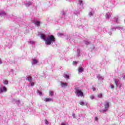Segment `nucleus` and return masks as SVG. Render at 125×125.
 Wrapping results in <instances>:
<instances>
[{"mask_svg": "<svg viewBox=\"0 0 125 125\" xmlns=\"http://www.w3.org/2000/svg\"><path fill=\"white\" fill-rule=\"evenodd\" d=\"M56 41L55 37L53 35H50L46 38V39L44 42H45V44L47 45H51L53 44Z\"/></svg>", "mask_w": 125, "mask_h": 125, "instance_id": "1", "label": "nucleus"}, {"mask_svg": "<svg viewBox=\"0 0 125 125\" xmlns=\"http://www.w3.org/2000/svg\"><path fill=\"white\" fill-rule=\"evenodd\" d=\"M105 107H104V109H102L100 110V112H104V111H107V109L109 107V103L108 102H106V104L104 105Z\"/></svg>", "mask_w": 125, "mask_h": 125, "instance_id": "2", "label": "nucleus"}, {"mask_svg": "<svg viewBox=\"0 0 125 125\" xmlns=\"http://www.w3.org/2000/svg\"><path fill=\"white\" fill-rule=\"evenodd\" d=\"M75 94H77L81 96V97H83V92L80 89H76L75 91Z\"/></svg>", "mask_w": 125, "mask_h": 125, "instance_id": "3", "label": "nucleus"}, {"mask_svg": "<svg viewBox=\"0 0 125 125\" xmlns=\"http://www.w3.org/2000/svg\"><path fill=\"white\" fill-rule=\"evenodd\" d=\"M7 88L5 86H3V88L0 87V94H2L3 92H6Z\"/></svg>", "mask_w": 125, "mask_h": 125, "instance_id": "4", "label": "nucleus"}, {"mask_svg": "<svg viewBox=\"0 0 125 125\" xmlns=\"http://www.w3.org/2000/svg\"><path fill=\"white\" fill-rule=\"evenodd\" d=\"M40 38L45 41L46 40V35L44 34H40Z\"/></svg>", "mask_w": 125, "mask_h": 125, "instance_id": "5", "label": "nucleus"}, {"mask_svg": "<svg viewBox=\"0 0 125 125\" xmlns=\"http://www.w3.org/2000/svg\"><path fill=\"white\" fill-rule=\"evenodd\" d=\"M26 81H28L29 82H32V77L31 76H29L27 77V78L26 79Z\"/></svg>", "mask_w": 125, "mask_h": 125, "instance_id": "6", "label": "nucleus"}, {"mask_svg": "<svg viewBox=\"0 0 125 125\" xmlns=\"http://www.w3.org/2000/svg\"><path fill=\"white\" fill-rule=\"evenodd\" d=\"M44 101L45 102H49L52 101V99L49 98H44Z\"/></svg>", "mask_w": 125, "mask_h": 125, "instance_id": "7", "label": "nucleus"}, {"mask_svg": "<svg viewBox=\"0 0 125 125\" xmlns=\"http://www.w3.org/2000/svg\"><path fill=\"white\" fill-rule=\"evenodd\" d=\"M34 24L36 25L38 27H39L40 25L41 24V21H37L35 22H34Z\"/></svg>", "mask_w": 125, "mask_h": 125, "instance_id": "8", "label": "nucleus"}, {"mask_svg": "<svg viewBox=\"0 0 125 125\" xmlns=\"http://www.w3.org/2000/svg\"><path fill=\"white\" fill-rule=\"evenodd\" d=\"M61 85L62 86V87H63L64 86H67L68 85L66 83H61Z\"/></svg>", "mask_w": 125, "mask_h": 125, "instance_id": "9", "label": "nucleus"}, {"mask_svg": "<svg viewBox=\"0 0 125 125\" xmlns=\"http://www.w3.org/2000/svg\"><path fill=\"white\" fill-rule=\"evenodd\" d=\"M105 17L106 19H109L111 17V14H106Z\"/></svg>", "mask_w": 125, "mask_h": 125, "instance_id": "10", "label": "nucleus"}, {"mask_svg": "<svg viewBox=\"0 0 125 125\" xmlns=\"http://www.w3.org/2000/svg\"><path fill=\"white\" fill-rule=\"evenodd\" d=\"M83 71V68L82 67L78 68V72H82Z\"/></svg>", "mask_w": 125, "mask_h": 125, "instance_id": "11", "label": "nucleus"}, {"mask_svg": "<svg viewBox=\"0 0 125 125\" xmlns=\"http://www.w3.org/2000/svg\"><path fill=\"white\" fill-rule=\"evenodd\" d=\"M98 97H99V98L102 99L103 98V94L100 93V94H98Z\"/></svg>", "mask_w": 125, "mask_h": 125, "instance_id": "12", "label": "nucleus"}, {"mask_svg": "<svg viewBox=\"0 0 125 125\" xmlns=\"http://www.w3.org/2000/svg\"><path fill=\"white\" fill-rule=\"evenodd\" d=\"M33 61L34 64H37L38 62V61H37V60L35 59H33Z\"/></svg>", "mask_w": 125, "mask_h": 125, "instance_id": "13", "label": "nucleus"}, {"mask_svg": "<svg viewBox=\"0 0 125 125\" xmlns=\"http://www.w3.org/2000/svg\"><path fill=\"white\" fill-rule=\"evenodd\" d=\"M3 83L7 85V84H8V81H7V80H5L3 81Z\"/></svg>", "mask_w": 125, "mask_h": 125, "instance_id": "14", "label": "nucleus"}, {"mask_svg": "<svg viewBox=\"0 0 125 125\" xmlns=\"http://www.w3.org/2000/svg\"><path fill=\"white\" fill-rule=\"evenodd\" d=\"M49 94H50V96H53V92L50 91V92H49Z\"/></svg>", "mask_w": 125, "mask_h": 125, "instance_id": "15", "label": "nucleus"}, {"mask_svg": "<svg viewBox=\"0 0 125 125\" xmlns=\"http://www.w3.org/2000/svg\"><path fill=\"white\" fill-rule=\"evenodd\" d=\"M63 77H64V78H66V79H69V75H68L65 74V76H63Z\"/></svg>", "mask_w": 125, "mask_h": 125, "instance_id": "16", "label": "nucleus"}, {"mask_svg": "<svg viewBox=\"0 0 125 125\" xmlns=\"http://www.w3.org/2000/svg\"><path fill=\"white\" fill-rule=\"evenodd\" d=\"M79 104H80L81 105H84V102H81L80 103H79Z\"/></svg>", "mask_w": 125, "mask_h": 125, "instance_id": "17", "label": "nucleus"}, {"mask_svg": "<svg viewBox=\"0 0 125 125\" xmlns=\"http://www.w3.org/2000/svg\"><path fill=\"white\" fill-rule=\"evenodd\" d=\"M37 92H38V94H39L40 96H42V93L41 91L38 90Z\"/></svg>", "mask_w": 125, "mask_h": 125, "instance_id": "18", "label": "nucleus"}, {"mask_svg": "<svg viewBox=\"0 0 125 125\" xmlns=\"http://www.w3.org/2000/svg\"><path fill=\"white\" fill-rule=\"evenodd\" d=\"M89 16L91 17V16H93V13L92 12H90L88 14Z\"/></svg>", "mask_w": 125, "mask_h": 125, "instance_id": "19", "label": "nucleus"}, {"mask_svg": "<svg viewBox=\"0 0 125 125\" xmlns=\"http://www.w3.org/2000/svg\"><path fill=\"white\" fill-rule=\"evenodd\" d=\"M90 99L93 100L94 99V95H91L90 96Z\"/></svg>", "mask_w": 125, "mask_h": 125, "instance_id": "20", "label": "nucleus"}, {"mask_svg": "<svg viewBox=\"0 0 125 125\" xmlns=\"http://www.w3.org/2000/svg\"><path fill=\"white\" fill-rule=\"evenodd\" d=\"M115 84H116V87H118V82H117L116 80H115Z\"/></svg>", "mask_w": 125, "mask_h": 125, "instance_id": "21", "label": "nucleus"}, {"mask_svg": "<svg viewBox=\"0 0 125 125\" xmlns=\"http://www.w3.org/2000/svg\"><path fill=\"white\" fill-rule=\"evenodd\" d=\"M31 82V86H34L35 85V83L34 82Z\"/></svg>", "mask_w": 125, "mask_h": 125, "instance_id": "22", "label": "nucleus"}, {"mask_svg": "<svg viewBox=\"0 0 125 125\" xmlns=\"http://www.w3.org/2000/svg\"><path fill=\"white\" fill-rule=\"evenodd\" d=\"M85 43L87 45L89 44L90 43V42H85Z\"/></svg>", "mask_w": 125, "mask_h": 125, "instance_id": "23", "label": "nucleus"}, {"mask_svg": "<svg viewBox=\"0 0 125 125\" xmlns=\"http://www.w3.org/2000/svg\"><path fill=\"white\" fill-rule=\"evenodd\" d=\"M110 87H111V89H113V88H114V85L111 84V85H110Z\"/></svg>", "mask_w": 125, "mask_h": 125, "instance_id": "24", "label": "nucleus"}, {"mask_svg": "<svg viewBox=\"0 0 125 125\" xmlns=\"http://www.w3.org/2000/svg\"><path fill=\"white\" fill-rule=\"evenodd\" d=\"M79 2H80V5H82V2H83L82 0H79Z\"/></svg>", "mask_w": 125, "mask_h": 125, "instance_id": "25", "label": "nucleus"}, {"mask_svg": "<svg viewBox=\"0 0 125 125\" xmlns=\"http://www.w3.org/2000/svg\"><path fill=\"white\" fill-rule=\"evenodd\" d=\"M77 62H76V61H74L73 62H72V64H77Z\"/></svg>", "mask_w": 125, "mask_h": 125, "instance_id": "26", "label": "nucleus"}, {"mask_svg": "<svg viewBox=\"0 0 125 125\" xmlns=\"http://www.w3.org/2000/svg\"><path fill=\"white\" fill-rule=\"evenodd\" d=\"M45 124H46V125H48V121H47V119H45Z\"/></svg>", "mask_w": 125, "mask_h": 125, "instance_id": "27", "label": "nucleus"}, {"mask_svg": "<svg viewBox=\"0 0 125 125\" xmlns=\"http://www.w3.org/2000/svg\"><path fill=\"white\" fill-rule=\"evenodd\" d=\"M72 117H73L74 118H75V113L72 114Z\"/></svg>", "mask_w": 125, "mask_h": 125, "instance_id": "28", "label": "nucleus"}, {"mask_svg": "<svg viewBox=\"0 0 125 125\" xmlns=\"http://www.w3.org/2000/svg\"><path fill=\"white\" fill-rule=\"evenodd\" d=\"M95 121H98V118H97V117H95Z\"/></svg>", "mask_w": 125, "mask_h": 125, "instance_id": "29", "label": "nucleus"}, {"mask_svg": "<svg viewBox=\"0 0 125 125\" xmlns=\"http://www.w3.org/2000/svg\"><path fill=\"white\" fill-rule=\"evenodd\" d=\"M92 89H93V91H95L96 90L95 88H93Z\"/></svg>", "mask_w": 125, "mask_h": 125, "instance_id": "30", "label": "nucleus"}, {"mask_svg": "<svg viewBox=\"0 0 125 125\" xmlns=\"http://www.w3.org/2000/svg\"><path fill=\"white\" fill-rule=\"evenodd\" d=\"M118 19H116V22H118Z\"/></svg>", "mask_w": 125, "mask_h": 125, "instance_id": "31", "label": "nucleus"}, {"mask_svg": "<svg viewBox=\"0 0 125 125\" xmlns=\"http://www.w3.org/2000/svg\"><path fill=\"white\" fill-rule=\"evenodd\" d=\"M0 64H2V61H1L0 59Z\"/></svg>", "mask_w": 125, "mask_h": 125, "instance_id": "32", "label": "nucleus"}, {"mask_svg": "<svg viewBox=\"0 0 125 125\" xmlns=\"http://www.w3.org/2000/svg\"><path fill=\"white\" fill-rule=\"evenodd\" d=\"M121 87H122V84H120V85H119V88H121Z\"/></svg>", "mask_w": 125, "mask_h": 125, "instance_id": "33", "label": "nucleus"}, {"mask_svg": "<svg viewBox=\"0 0 125 125\" xmlns=\"http://www.w3.org/2000/svg\"><path fill=\"white\" fill-rule=\"evenodd\" d=\"M61 125H65V124L64 123H62L61 124Z\"/></svg>", "mask_w": 125, "mask_h": 125, "instance_id": "34", "label": "nucleus"}]
</instances>
